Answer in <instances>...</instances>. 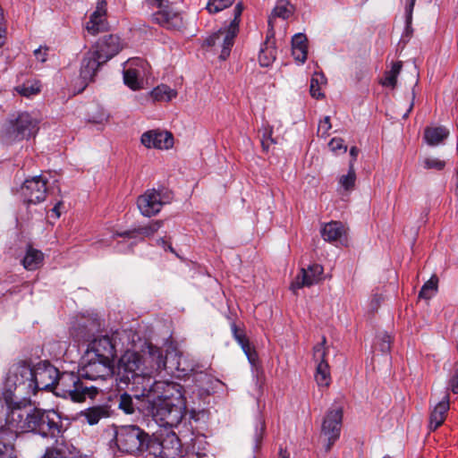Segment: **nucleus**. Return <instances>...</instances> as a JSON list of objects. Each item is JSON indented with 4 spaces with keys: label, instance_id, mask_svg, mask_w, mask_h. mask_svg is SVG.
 I'll list each match as a JSON object with an SVG mask.
<instances>
[{
    "label": "nucleus",
    "instance_id": "obj_3",
    "mask_svg": "<svg viewBox=\"0 0 458 458\" xmlns=\"http://www.w3.org/2000/svg\"><path fill=\"white\" fill-rule=\"evenodd\" d=\"M123 49L121 38L117 35H105L100 38L93 49L88 51L82 61L80 71L84 82L93 81L98 70Z\"/></svg>",
    "mask_w": 458,
    "mask_h": 458
},
{
    "label": "nucleus",
    "instance_id": "obj_4",
    "mask_svg": "<svg viewBox=\"0 0 458 458\" xmlns=\"http://www.w3.org/2000/svg\"><path fill=\"white\" fill-rule=\"evenodd\" d=\"M81 379L80 372H59L54 394L73 402H83L88 397L94 398L98 393V388L88 386Z\"/></svg>",
    "mask_w": 458,
    "mask_h": 458
},
{
    "label": "nucleus",
    "instance_id": "obj_58",
    "mask_svg": "<svg viewBox=\"0 0 458 458\" xmlns=\"http://www.w3.org/2000/svg\"><path fill=\"white\" fill-rule=\"evenodd\" d=\"M359 152H360V149L357 147L353 146L351 148V149H350L351 160L349 162V165H352V167H354V163L357 160Z\"/></svg>",
    "mask_w": 458,
    "mask_h": 458
},
{
    "label": "nucleus",
    "instance_id": "obj_49",
    "mask_svg": "<svg viewBox=\"0 0 458 458\" xmlns=\"http://www.w3.org/2000/svg\"><path fill=\"white\" fill-rule=\"evenodd\" d=\"M445 162L435 157H428L424 160V168L441 171L445 168Z\"/></svg>",
    "mask_w": 458,
    "mask_h": 458
},
{
    "label": "nucleus",
    "instance_id": "obj_22",
    "mask_svg": "<svg viewBox=\"0 0 458 458\" xmlns=\"http://www.w3.org/2000/svg\"><path fill=\"white\" fill-rule=\"evenodd\" d=\"M106 4L105 0L98 2L96 10L90 14L89 21L86 24V30L89 34L94 36L107 29L106 21Z\"/></svg>",
    "mask_w": 458,
    "mask_h": 458
},
{
    "label": "nucleus",
    "instance_id": "obj_13",
    "mask_svg": "<svg viewBox=\"0 0 458 458\" xmlns=\"http://www.w3.org/2000/svg\"><path fill=\"white\" fill-rule=\"evenodd\" d=\"M37 131V121L28 113H21L14 120H11L6 129L8 136L13 140L28 139L35 135Z\"/></svg>",
    "mask_w": 458,
    "mask_h": 458
},
{
    "label": "nucleus",
    "instance_id": "obj_11",
    "mask_svg": "<svg viewBox=\"0 0 458 458\" xmlns=\"http://www.w3.org/2000/svg\"><path fill=\"white\" fill-rule=\"evenodd\" d=\"M59 370L48 361H40L35 366L34 380L30 392L40 390L55 392Z\"/></svg>",
    "mask_w": 458,
    "mask_h": 458
},
{
    "label": "nucleus",
    "instance_id": "obj_8",
    "mask_svg": "<svg viewBox=\"0 0 458 458\" xmlns=\"http://www.w3.org/2000/svg\"><path fill=\"white\" fill-rule=\"evenodd\" d=\"M173 199V192L168 189H149L138 197L137 206L143 216L151 217L157 216L165 205L172 202Z\"/></svg>",
    "mask_w": 458,
    "mask_h": 458
},
{
    "label": "nucleus",
    "instance_id": "obj_35",
    "mask_svg": "<svg viewBox=\"0 0 458 458\" xmlns=\"http://www.w3.org/2000/svg\"><path fill=\"white\" fill-rule=\"evenodd\" d=\"M136 399L138 402H140V397L138 395H136ZM142 401V400H140ZM141 403V407L138 405V403H135L131 397V395H130L129 394L127 393H123L122 394L119 395L118 397V408L120 410H122L124 413L126 414H133L136 411V409L138 410H142V402Z\"/></svg>",
    "mask_w": 458,
    "mask_h": 458
},
{
    "label": "nucleus",
    "instance_id": "obj_1",
    "mask_svg": "<svg viewBox=\"0 0 458 458\" xmlns=\"http://www.w3.org/2000/svg\"><path fill=\"white\" fill-rule=\"evenodd\" d=\"M142 412L164 428H177L187 414L186 399L181 385L155 381L142 394Z\"/></svg>",
    "mask_w": 458,
    "mask_h": 458
},
{
    "label": "nucleus",
    "instance_id": "obj_41",
    "mask_svg": "<svg viewBox=\"0 0 458 458\" xmlns=\"http://www.w3.org/2000/svg\"><path fill=\"white\" fill-rule=\"evenodd\" d=\"M437 283L438 278L436 276H431L421 287L419 297L426 300L430 299L437 290Z\"/></svg>",
    "mask_w": 458,
    "mask_h": 458
},
{
    "label": "nucleus",
    "instance_id": "obj_64",
    "mask_svg": "<svg viewBox=\"0 0 458 458\" xmlns=\"http://www.w3.org/2000/svg\"><path fill=\"white\" fill-rule=\"evenodd\" d=\"M6 34H7V30H4V32H0V48H2L6 42V39H7Z\"/></svg>",
    "mask_w": 458,
    "mask_h": 458
},
{
    "label": "nucleus",
    "instance_id": "obj_2",
    "mask_svg": "<svg viewBox=\"0 0 458 458\" xmlns=\"http://www.w3.org/2000/svg\"><path fill=\"white\" fill-rule=\"evenodd\" d=\"M7 408V416L10 424L17 431L31 432L43 437L56 438L64 433V425L61 415L54 409L30 408L21 410L20 405L15 403L11 407L13 401L10 400L9 394L4 395Z\"/></svg>",
    "mask_w": 458,
    "mask_h": 458
},
{
    "label": "nucleus",
    "instance_id": "obj_21",
    "mask_svg": "<svg viewBox=\"0 0 458 458\" xmlns=\"http://www.w3.org/2000/svg\"><path fill=\"white\" fill-rule=\"evenodd\" d=\"M99 327L100 323L97 318H81L72 324L70 333L76 341H86Z\"/></svg>",
    "mask_w": 458,
    "mask_h": 458
},
{
    "label": "nucleus",
    "instance_id": "obj_34",
    "mask_svg": "<svg viewBox=\"0 0 458 458\" xmlns=\"http://www.w3.org/2000/svg\"><path fill=\"white\" fill-rule=\"evenodd\" d=\"M182 360V352H180L175 347H169L165 353V368L163 370H166L168 373L174 374L177 369L182 365L180 360Z\"/></svg>",
    "mask_w": 458,
    "mask_h": 458
},
{
    "label": "nucleus",
    "instance_id": "obj_59",
    "mask_svg": "<svg viewBox=\"0 0 458 458\" xmlns=\"http://www.w3.org/2000/svg\"><path fill=\"white\" fill-rule=\"evenodd\" d=\"M412 19L411 20V22L408 23L407 21V13H405V30L403 36L410 38L413 32L412 27H411Z\"/></svg>",
    "mask_w": 458,
    "mask_h": 458
},
{
    "label": "nucleus",
    "instance_id": "obj_45",
    "mask_svg": "<svg viewBox=\"0 0 458 458\" xmlns=\"http://www.w3.org/2000/svg\"><path fill=\"white\" fill-rule=\"evenodd\" d=\"M356 182V173L354 167H352V165H349V170L347 174H344L339 178V184L345 190V191H352L353 190L355 186Z\"/></svg>",
    "mask_w": 458,
    "mask_h": 458
},
{
    "label": "nucleus",
    "instance_id": "obj_53",
    "mask_svg": "<svg viewBox=\"0 0 458 458\" xmlns=\"http://www.w3.org/2000/svg\"><path fill=\"white\" fill-rule=\"evenodd\" d=\"M274 13L277 17L287 19L289 18L291 12L288 10L286 6L277 4L274 9Z\"/></svg>",
    "mask_w": 458,
    "mask_h": 458
},
{
    "label": "nucleus",
    "instance_id": "obj_24",
    "mask_svg": "<svg viewBox=\"0 0 458 458\" xmlns=\"http://www.w3.org/2000/svg\"><path fill=\"white\" fill-rule=\"evenodd\" d=\"M230 327L233 339L240 344L249 361L254 364L258 359V354L256 350L251 346L249 338L245 334L243 325H237L233 320L230 324Z\"/></svg>",
    "mask_w": 458,
    "mask_h": 458
},
{
    "label": "nucleus",
    "instance_id": "obj_12",
    "mask_svg": "<svg viewBox=\"0 0 458 458\" xmlns=\"http://www.w3.org/2000/svg\"><path fill=\"white\" fill-rule=\"evenodd\" d=\"M148 62L142 58L129 59L123 68L124 84L133 90L141 89L148 72Z\"/></svg>",
    "mask_w": 458,
    "mask_h": 458
},
{
    "label": "nucleus",
    "instance_id": "obj_37",
    "mask_svg": "<svg viewBox=\"0 0 458 458\" xmlns=\"http://www.w3.org/2000/svg\"><path fill=\"white\" fill-rule=\"evenodd\" d=\"M177 96V91L167 85L161 84L150 91V97L154 101L168 102Z\"/></svg>",
    "mask_w": 458,
    "mask_h": 458
},
{
    "label": "nucleus",
    "instance_id": "obj_6",
    "mask_svg": "<svg viewBox=\"0 0 458 458\" xmlns=\"http://www.w3.org/2000/svg\"><path fill=\"white\" fill-rule=\"evenodd\" d=\"M148 433L137 425H125L119 427L114 433V441L121 453L140 456L144 447V439Z\"/></svg>",
    "mask_w": 458,
    "mask_h": 458
},
{
    "label": "nucleus",
    "instance_id": "obj_7",
    "mask_svg": "<svg viewBox=\"0 0 458 458\" xmlns=\"http://www.w3.org/2000/svg\"><path fill=\"white\" fill-rule=\"evenodd\" d=\"M115 380L119 387L135 384L145 372L144 360L141 354L133 351H126L118 361Z\"/></svg>",
    "mask_w": 458,
    "mask_h": 458
},
{
    "label": "nucleus",
    "instance_id": "obj_16",
    "mask_svg": "<svg viewBox=\"0 0 458 458\" xmlns=\"http://www.w3.org/2000/svg\"><path fill=\"white\" fill-rule=\"evenodd\" d=\"M16 428L10 424L7 411H0V458H16L11 441L14 438Z\"/></svg>",
    "mask_w": 458,
    "mask_h": 458
},
{
    "label": "nucleus",
    "instance_id": "obj_5",
    "mask_svg": "<svg viewBox=\"0 0 458 458\" xmlns=\"http://www.w3.org/2000/svg\"><path fill=\"white\" fill-rule=\"evenodd\" d=\"M242 11V3H238L233 8V19L231 21L230 24L225 29H220L218 31L208 37L202 45L203 47L221 46L222 50L219 58L222 60H225L230 55L232 47L234 44V38L239 32V24Z\"/></svg>",
    "mask_w": 458,
    "mask_h": 458
},
{
    "label": "nucleus",
    "instance_id": "obj_20",
    "mask_svg": "<svg viewBox=\"0 0 458 458\" xmlns=\"http://www.w3.org/2000/svg\"><path fill=\"white\" fill-rule=\"evenodd\" d=\"M324 272L321 265L314 263L310 265L307 268H301L295 279L291 284V289L296 291L304 286H311L318 284Z\"/></svg>",
    "mask_w": 458,
    "mask_h": 458
},
{
    "label": "nucleus",
    "instance_id": "obj_60",
    "mask_svg": "<svg viewBox=\"0 0 458 458\" xmlns=\"http://www.w3.org/2000/svg\"><path fill=\"white\" fill-rule=\"evenodd\" d=\"M120 237H124V238H135V232H134V228L131 229V230H126V231H123V232H121V233H117Z\"/></svg>",
    "mask_w": 458,
    "mask_h": 458
},
{
    "label": "nucleus",
    "instance_id": "obj_63",
    "mask_svg": "<svg viewBox=\"0 0 458 458\" xmlns=\"http://www.w3.org/2000/svg\"><path fill=\"white\" fill-rule=\"evenodd\" d=\"M382 299L381 295L375 294L371 301V305L373 308H377L379 305V301Z\"/></svg>",
    "mask_w": 458,
    "mask_h": 458
},
{
    "label": "nucleus",
    "instance_id": "obj_62",
    "mask_svg": "<svg viewBox=\"0 0 458 458\" xmlns=\"http://www.w3.org/2000/svg\"><path fill=\"white\" fill-rule=\"evenodd\" d=\"M62 206H63V202H62V201H59V202H57V203L54 206V208L51 209V211H52L53 213H55V216H56L57 218L60 216V210H59V209H60V208H61Z\"/></svg>",
    "mask_w": 458,
    "mask_h": 458
},
{
    "label": "nucleus",
    "instance_id": "obj_39",
    "mask_svg": "<svg viewBox=\"0 0 458 458\" xmlns=\"http://www.w3.org/2000/svg\"><path fill=\"white\" fill-rule=\"evenodd\" d=\"M148 355L151 360V366L153 369L157 371H161L165 368V354L162 349L150 344L148 346Z\"/></svg>",
    "mask_w": 458,
    "mask_h": 458
},
{
    "label": "nucleus",
    "instance_id": "obj_57",
    "mask_svg": "<svg viewBox=\"0 0 458 458\" xmlns=\"http://www.w3.org/2000/svg\"><path fill=\"white\" fill-rule=\"evenodd\" d=\"M48 50L47 47H45L44 50L42 49V47H38L37 48L36 50H34V55L35 57L37 58V60L44 63L47 61V51Z\"/></svg>",
    "mask_w": 458,
    "mask_h": 458
},
{
    "label": "nucleus",
    "instance_id": "obj_52",
    "mask_svg": "<svg viewBox=\"0 0 458 458\" xmlns=\"http://www.w3.org/2000/svg\"><path fill=\"white\" fill-rule=\"evenodd\" d=\"M276 143L272 138V130H267L262 136L261 145L264 150L267 151L271 144Z\"/></svg>",
    "mask_w": 458,
    "mask_h": 458
},
{
    "label": "nucleus",
    "instance_id": "obj_26",
    "mask_svg": "<svg viewBox=\"0 0 458 458\" xmlns=\"http://www.w3.org/2000/svg\"><path fill=\"white\" fill-rule=\"evenodd\" d=\"M449 130L445 126H427L424 129L423 139L430 147L443 143L449 136Z\"/></svg>",
    "mask_w": 458,
    "mask_h": 458
},
{
    "label": "nucleus",
    "instance_id": "obj_14",
    "mask_svg": "<svg viewBox=\"0 0 458 458\" xmlns=\"http://www.w3.org/2000/svg\"><path fill=\"white\" fill-rule=\"evenodd\" d=\"M47 179L42 175L26 179L21 189L23 201L27 204H38L44 201L47 192Z\"/></svg>",
    "mask_w": 458,
    "mask_h": 458
},
{
    "label": "nucleus",
    "instance_id": "obj_42",
    "mask_svg": "<svg viewBox=\"0 0 458 458\" xmlns=\"http://www.w3.org/2000/svg\"><path fill=\"white\" fill-rule=\"evenodd\" d=\"M325 81V77L321 73H315L310 80V92L312 98L320 99L324 98L321 92L320 84Z\"/></svg>",
    "mask_w": 458,
    "mask_h": 458
},
{
    "label": "nucleus",
    "instance_id": "obj_29",
    "mask_svg": "<svg viewBox=\"0 0 458 458\" xmlns=\"http://www.w3.org/2000/svg\"><path fill=\"white\" fill-rule=\"evenodd\" d=\"M449 410V400L445 396V400L439 402L431 411L429 416V429L436 430L445 420V415Z\"/></svg>",
    "mask_w": 458,
    "mask_h": 458
},
{
    "label": "nucleus",
    "instance_id": "obj_33",
    "mask_svg": "<svg viewBox=\"0 0 458 458\" xmlns=\"http://www.w3.org/2000/svg\"><path fill=\"white\" fill-rule=\"evenodd\" d=\"M148 453L155 457L165 458L164 446L162 441L154 436L148 433V437L144 439V447L142 448V454Z\"/></svg>",
    "mask_w": 458,
    "mask_h": 458
},
{
    "label": "nucleus",
    "instance_id": "obj_19",
    "mask_svg": "<svg viewBox=\"0 0 458 458\" xmlns=\"http://www.w3.org/2000/svg\"><path fill=\"white\" fill-rule=\"evenodd\" d=\"M140 141L148 148L169 149L174 146V136L166 131L150 130L141 135Z\"/></svg>",
    "mask_w": 458,
    "mask_h": 458
},
{
    "label": "nucleus",
    "instance_id": "obj_55",
    "mask_svg": "<svg viewBox=\"0 0 458 458\" xmlns=\"http://www.w3.org/2000/svg\"><path fill=\"white\" fill-rule=\"evenodd\" d=\"M450 387L454 394H458V364L453 377L450 379Z\"/></svg>",
    "mask_w": 458,
    "mask_h": 458
},
{
    "label": "nucleus",
    "instance_id": "obj_40",
    "mask_svg": "<svg viewBox=\"0 0 458 458\" xmlns=\"http://www.w3.org/2000/svg\"><path fill=\"white\" fill-rule=\"evenodd\" d=\"M403 64L402 62H396L393 64L390 71L386 72L381 84L385 87L395 88L397 84V76L401 72Z\"/></svg>",
    "mask_w": 458,
    "mask_h": 458
},
{
    "label": "nucleus",
    "instance_id": "obj_27",
    "mask_svg": "<svg viewBox=\"0 0 458 458\" xmlns=\"http://www.w3.org/2000/svg\"><path fill=\"white\" fill-rule=\"evenodd\" d=\"M164 446L165 458H176L182 454V443L174 432H170L161 439Z\"/></svg>",
    "mask_w": 458,
    "mask_h": 458
},
{
    "label": "nucleus",
    "instance_id": "obj_56",
    "mask_svg": "<svg viewBox=\"0 0 458 458\" xmlns=\"http://www.w3.org/2000/svg\"><path fill=\"white\" fill-rule=\"evenodd\" d=\"M157 245L162 247L165 250H168L175 254L174 249L172 247L171 243L165 238L157 239Z\"/></svg>",
    "mask_w": 458,
    "mask_h": 458
},
{
    "label": "nucleus",
    "instance_id": "obj_32",
    "mask_svg": "<svg viewBox=\"0 0 458 458\" xmlns=\"http://www.w3.org/2000/svg\"><path fill=\"white\" fill-rule=\"evenodd\" d=\"M344 233V227L340 222H330L322 228L321 234L325 241L334 242L340 240Z\"/></svg>",
    "mask_w": 458,
    "mask_h": 458
},
{
    "label": "nucleus",
    "instance_id": "obj_36",
    "mask_svg": "<svg viewBox=\"0 0 458 458\" xmlns=\"http://www.w3.org/2000/svg\"><path fill=\"white\" fill-rule=\"evenodd\" d=\"M164 220H153L146 225H140L134 228L135 238L141 239L152 237L162 226Z\"/></svg>",
    "mask_w": 458,
    "mask_h": 458
},
{
    "label": "nucleus",
    "instance_id": "obj_10",
    "mask_svg": "<svg viewBox=\"0 0 458 458\" xmlns=\"http://www.w3.org/2000/svg\"><path fill=\"white\" fill-rule=\"evenodd\" d=\"M148 5L160 10L152 14V21L160 26L173 30H181L184 22L180 13L167 10L171 0H145Z\"/></svg>",
    "mask_w": 458,
    "mask_h": 458
},
{
    "label": "nucleus",
    "instance_id": "obj_28",
    "mask_svg": "<svg viewBox=\"0 0 458 458\" xmlns=\"http://www.w3.org/2000/svg\"><path fill=\"white\" fill-rule=\"evenodd\" d=\"M307 37L302 33L295 34L292 38V55L301 64L305 63L308 55Z\"/></svg>",
    "mask_w": 458,
    "mask_h": 458
},
{
    "label": "nucleus",
    "instance_id": "obj_43",
    "mask_svg": "<svg viewBox=\"0 0 458 458\" xmlns=\"http://www.w3.org/2000/svg\"><path fill=\"white\" fill-rule=\"evenodd\" d=\"M391 350V336L387 333L379 334L375 343V352L387 354Z\"/></svg>",
    "mask_w": 458,
    "mask_h": 458
},
{
    "label": "nucleus",
    "instance_id": "obj_18",
    "mask_svg": "<svg viewBox=\"0 0 458 458\" xmlns=\"http://www.w3.org/2000/svg\"><path fill=\"white\" fill-rule=\"evenodd\" d=\"M88 352L93 353L94 357L114 363L116 358L115 342L108 335L98 336L89 343Z\"/></svg>",
    "mask_w": 458,
    "mask_h": 458
},
{
    "label": "nucleus",
    "instance_id": "obj_54",
    "mask_svg": "<svg viewBox=\"0 0 458 458\" xmlns=\"http://www.w3.org/2000/svg\"><path fill=\"white\" fill-rule=\"evenodd\" d=\"M416 0H405V13H407V21L411 22L412 19L413 9L415 6Z\"/></svg>",
    "mask_w": 458,
    "mask_h": 458
},
{
    "label": "nucleus",
    "instance_id": "obj_15",
    "mask_svg": "<svg viewBox=\"0 0 458 458\" xmlns=\"http://www.w3.org/2000/svg\"><path fill=\"white\" fill-rule=\"evenodd\" d=\"M114 363L97 357L91 358L79 370L82 378L106 380L114 374Z\"/></svg>",
    "mask_w": 458,
    "mask_h": 458
},
{
    "label": "nucleus",
    "instance_id": "obj_17",
    "mask_svg": "<svg viewBox=\"0 0 458 458\" xmlns=\"http://www.w3.org/2000/svg\"><path fill=\"white\" fill-rule=\"evenodd\" d=\"M327 339L323 336L321 343L316 344L313 348V358L318 362L315 373V379L319 386H328L331 382L330 369L326 360L327 349L325 344Z\"/></svg>",
    "mask_w": 458,
    "mask_h": 458
},
{
    "label": "nucleus",
    "instance_id": "obj_50",
    "mask_svg": "<svg viewBox=\"0 0 458 458\" xmlns=\"http://www.w3.org/2000/svg\"><path fill=\"white\" fill-rule=\"evenodd\" d=\"M344 140L341 138H333L329 141L328 146L330 149L335 153H337L338 151H343L344 153H345L347 150V147L344 144Z\"/></svg>",
    "mask_w": 458,
    "mask_h": 458
},
{
    "label": "nucleus",
    "instance_id": "obj_25",
    "mask_svg": "<svg viewBox=\"0 0 458 458\" xmlns=\"http://www.w3.org/2000/svg\"><path fill=\"white\" fill-rule=\"evenodd\" d=\"M276 58V47L274 35H267L261 45L259 54V63L262 67H269Z\"/></svg>",
    "mask_w": 458,
    "mask_h": 458
},
{
    "label": "nucleus",
    "instance_id": "obj_38",
    "mask_svg": "<svg viewBox=\"0 0 458 458\" xmlns=\"http://www.w3.org/2000/svg\"><path fill=\"white\" fill-rule=\"evenodd\" d=\"M82 415L89 425H95L100 419L108 417V410L105 406H93L87 409Z\"/></svg>",
    "mask_w": 458,
    "mask_h": 458
},
{
    "label": "nucleus",
    "instance_id": "obj_31",
    "mask_svg": "<svg viewBox=\"0 0 458 458\" xmlns=\"http://www.w3.org/2000/svg\"><path fill=\"white\" fill-rule=\"evenodd\" d=\"M43 253L32 247L27 249L26 254L22 259V265L27 270H36L43 262Z\"/></svg>",
    "mask_w": 458,
    "mask_h": 458
},
{
    "label": "nucleus",
    "instance_id": "obj_51",
    "mask_svg": "<svg viewBox=\"0 0 458 458\" xmlns=\"http://www.w3.org/2000/svg\"><path fill=\"white\" fill-rule=\"evenodd\" d=\"M331 129L330 118L326 116L318 124V133L322 137H327L328 131Z\"/></svg>",
    "mask_w": 458,
    "mask_h": 458
},
{
    "label": "nucleus",
    "instance_id": "obj_9",
    "mask_svg": "<svg viewBox=\"0 0 458 458\" xmlns=\"http://www.w3.org/2000/svg\"><path fill=\"white\" fill-rule=\"evenodd\" d=\"M343 421V408L333 405L326 413L321 425V437L327 442L325 451L329 452L339 439Z\"/></svg>",
    "mask_w": 458,
    "mask_h": 458
},
{
    "label": "nucleus",
    "instance_id": "obj_23",
    "mask_svg": "<svg viewBox=\"0 0 458 458\" xmlns=\"http://www.w3.org/2000/svg\"><path fill=\"white\" fill-rule=\"evenodd\" d=\"M35 366L31 367L26 361L20 362L14 370V385L15 390L30 391L32 387V382L34 380Z\"/></svg>",
    "mask_w": 458,
    "mask_h": 458
},
{
    "label": "nucleus",
    "instance_id": "obj_61",
    "mask_svg": "<svg viewBox=\"0 0 458 458\" xmlns=\"http://www.w3.org/2000/svg\"><path fill=\"white\" fill-rule=\"evenodd\" d=\"M4 30H7L6 23L4 16V11L0 6V32H4Z\"/></svg>",
    "mask_w": 458,
    "mask_h": 458
},
{
    "label": "nucleus",
    "instance_id": "obj_47",
    "mask_svg": "<svg viewBox=\"0 0 458 458\" xmlns=\"http://www.w3.org/2000/svg\"><path fill=\"white\" fill-rule=\"evenodd\" d=\"M66 446L64 443L56 442L51 448H47L42 458H65Z\"/></svg>",
    "mask_w": 458,
    "mask_h": 458
},
{
    "label": "nucleus",
    "instance_id": "obj_48",
    "mask_svg": "<svg viewBox=\"0 0 458 458\" xmlns=\"http://www.w3.org/2000/svg\"><path fill=\"white\" fill-rule=\"evenodd\" d=\"M266 425L265 421L259 417L257 420L255 432H254V450L258 451L259 449L261 441L263 439L264 432H265Z\"/></svg>",
    "mask_w": 458,
    "mask_h": 458
},
{
    "label": "nucleus",
    "instance_id": "obj_46",
    "mask_svg": "<svg viewBox=\"0 0 458 458\" xmlns=\"http://www.w3.org/2000/svg\"><path fill=\"white\" fill-rule=\"evenodd\" d=\"M234 0H208L206 8L209 13H216L231 6Z\"/></svg>",
    "mask_w": 458,
    "mask_h": 458
},
{
    "label": "nucleus",
    "instance_id": "obj_44",
    "mask_svg": "<svg viewBox=\"0 0 458 458\" xmlns=\"http://www.w3.org/2000/svg\"><path fill=\"white\" fill-rule=\"evenodd\" d=\"M16 91L23 97H31L40 91V85L38 81H28L15 88Z\"/></svg>",
    "mask_w": 458,
    "mask_h": 458
},
{
    "label": "nucleus",
    "instance_id": "obj_30",
    "mask_svg": "<svg viewBox=\"0 0 458 458\" xmlns=\"http://www.w3.org/2000/svg\"><path fill=\"white\" fill-rule=\"evenodd\" d=\"M182 364L180 368L177 369L176 372H178V376H188L191 373H195V380L196 381H207L208 383H212L213 378L203 372H196V365L192 361H189L182 354V360H180Z\"/></svg>",
    "mask_w": 458,
    "mask_h": 458
}]
</instances>
